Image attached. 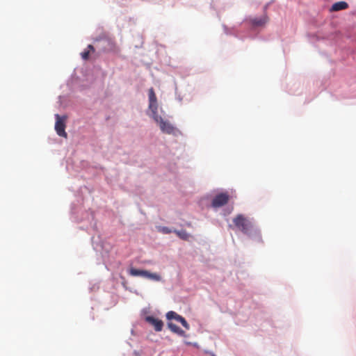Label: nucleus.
Masks as SVG:
<instances>
[{
  "instance_id": "obj_13",
  "label": "nucleus",
  "mask_w": 356,
  "mask_h": 356,
  "mask_svg": "<svg viewBox=\"0 0 356 356\" xmlns=\"http://www.w3.org/2000/svg\"><path fill=\"white\" fill-rule=\"evenodd\" d=\"M145 277L149 279V280H154V281H157V282L161 281V277L159 275H158L157 273H152L147 270H146V274L145 275Z\"/></svg>"
},
{
  "instance_id": "obj_10",
  "label": "nucleus",
  "mask_w": 356,
  "mask_h": 356,
  "mask_svg": "<svg viewBox=\"0 0 356 356\" xmlns=\"http://www.w3.org/2000/svg\"><path fill=\"white\" fill-rule=\"evenodd\" d=\"M268 21V18L266 16H263L261 17H254L251 19V22L254 26H261L264 25Z\"/></svg>"
},
{
  "instance_id": "obj_5",
  "label": "nucleus",
  "mask_w": 356,
  "mask_h": 356,
  "mask_svg": "<svg viewBox=\"0 0 356 356\" xmlns=\"http://www.w3.org/2000/svg\"><path fill=\"white\" fill-rule=\"evenodd\" d=\"M149 96V108L151 110L152 115L157 114L158 110V104L156 94L154 92V88H151L148 91Z\"/></svg>"
},
{
  "instance_id": "obj_11",
  "label": "nucleus",
  "mask_w": 356,
  "mask_h": 356,
  "mask_svg": "<svg viewBox=\"0 0 356 356\" xmlns=\"http://www.w3.org/2000/svg\"><path fill=\"white\" fill-rule=\"evenodd\" d=\"M177 236L182 240L188 241L191 237V234H189L186 230H174L173 231Z\"/></svg>"
},
{
  "instance_id": "obj_6",
  "label": "nucleus",
  "mask_w": 356,
  "mask_h": 356,
  "mask_svg": "<svg viewBox=\"0 0 356 356\" xmlns=\"http://www.w3.org/2000/svg\"><path fill=\"white\" fill-rule=\"evenodd\" d=\"M166 318L168 319V320H172V319H175L178 322H180L181 323V325L186 329V330H189L190 329V326H189V324L187 323V321H186V319L182 317L181 316L179 315L178 314H177L175 312H173V311H170L168 312L167 314H166Z\"/></svg>"
},
{
  "instance_id": "obj_9",
  "label": "nucleus",
  "mask_w": 356,
  "mask_h": 356,
  "mask_svg": "<svg viewBox=\"0 0 356 356\" xmlns=\"http://www.w3.org/2000/svg\"><path fill=\"white\" fill-rule=\"evenodd\" d=\"M348 7V4L346 1H339L332 5L331 10L339 11L346 9Z\"/></svg>"
},
{
  "instance_id": "obj_1",
  "label": "nucleus",
  "mask_w": 356,
  "mask_h": 356,
  "mask_svg": "<svg viewBox=\"0 0 356 356\" xmlns=\"http://www.w3.org/2000/svg\"><path fill=\"white\" fill-rule=\"evenodd\" d=\"M235 227L244 234L251 236L252 234L260 236L258 230L254 229L253 223L242 214H238L234 219Z\"/></svg>"
},
{
  "instance_id": "obj_2",
  "label": "nucleus",
  "mask_w": 356,
  "mask_h": 356,
  "mask_svg": "<svg viewBox=\"0 0 356 356\" xmlns=\"http://www.w3.org/2000/svg\"><path fill=\"white\" fill-rule=\"evenodd\" d=\"M154 121L159 124V127L163 133L166 134L178 136L181 134V131L174 127L170 122L164 120L161 116L157 114L152 115Z\"/></svg>"
},
{
  "instance_id": "obj_8",
  "label": "nucleus",
  "mask_w": 356,
  "mask_h": 356,
  "mask_svg": "<svg viewBox=\"0 0 356 356\" xmlns=\"http://www.w3.org/2000/svg\"><path fill=\"white\" fill-rule=\"evenodd\" d=\"M168 327L172 332L181 337L185 336V332L175 323L169 322L168 323Z\"/></svg>"
},
{
  "instance_id": "obj_4",
  "label": "nucleus",
  "mask_w": 356,
  "mask_h": 356,
  "mask_svg": "<svg viewBox=\"0 0 356 356\" xmlns=\"http://www.w3.org/2000/svg\"><path fill=\"white\" fill-rule=\"evenodd\" d=\"M229 200V195L227 193H221L215 196L212 200V207L217 208L225 205Z\"/></svg>"
},
{
  "instance_id": "obj_15",
  "label": "nucleus",
  "mask_w": 356,
  "mask_h": 356,
  "mask_svg": "<svg viewBox=\"0 0 356 356\" xmlns=\"http://www.w3.org/2000/svg\"><path fill=\"white\" fill-rule=\"evenodd\" d=\"M161 231L163 233V234H170L171 233L172 231V229H170V228L167 227H163L161 229Z\"/></svg>"
},
{
  "instance_id": "obj_7",
  "label": "nucleus",
  "mask_w": 356,
  "mask_h": 356,
  "mask_svg": "<svg viewBox=\"0 0 356 356\" xmlns=\"http://www.w3.org/2000/svg\"><path fill=\"white\" fill-rule=\"evenodd\" d=\"M145 321L154 326V330L156 332H160L162 330L163 323L161 320L154 318V316H148L145 317Z\"/></svg>"
},
{
  "instance_id": "obj_14",
  "label": "nucleus",
  "mask_w": 356,
  "mask_h": 356,
  "mask_svg": "<svg viewBox=\"0 0 356 356\" xmlns=\"http://www.w3.org/2000/svg\"><path fill=\"white\" fill-rule=\"evenodd\" d=\"M88 49L89 50H85L84 51H83V52L81 53V57H82V58H83V60H88V58H89V54H90V51H95V49H94L93 46H92V45H91V44H89V45L88 46Z\"/></svg>"
},
{
  "instance_id": "obj_16",
  "label": "nucleus",
  "mask_w": 356,
  "mask_h": 356,
  "mask_svg": "<svg viewBox=\"0 0 356 356\" xmlns=\"http://www.w3.org/2000/svg\"><path fill=\"white\" fill-rule=\"evenodd\" d=\"M187 226L188 227H191V222L187 223Z\"/></svg>"
},
{
  "instance_id": "obj_12",
  "label": "nucleus",
  "mask_w": 356,
  "mask_h": 356,
  "mask_svg": "<svg viewBox=\"0 0 356 356\" xmlns=\"http://www.w3.org/2000/svg\"><path fill=\"white\" fill-rule=\"evenodd\" d=\"M129 274L131 276H142V277H145V275L146 274V270L131 268L129 270Z\"/></svg>"
},
{
  "instance_id": "obj_3",
  "label": "nucleus",
  "mask_w": 356,
  "mask_h": 356,
  "mask_svg": "<svg viewBox=\"0 0 356 356\" xmlns=\"http://www.w3.org/2000/svg\"><path fill=\"white\" fill-rule=\"evenodd\" d=\"M55 118V130L57 134L59 136L64 137L66 138L67 137V134L65 131L67 116H60L58 114H56Z\"/></svg>"
}]
</instances>
